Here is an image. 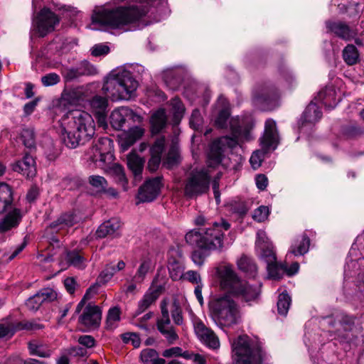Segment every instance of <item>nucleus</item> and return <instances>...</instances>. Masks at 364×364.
Listing matches in <instances>:
<instances>
[{
  "label": "nucleus",
  "mask_w": 364,
  "mask_h": 364,
  "mask_svg": "<svg viewBox=\"0 0 364 364\" xmlns=\"http://www.w3.org/2000/svg\"><path fill=\"white\" fill-rule=\"evenodd\" d=\"M60 21L58 15L44 7L33 18L32 31L38 37H45L55 30Z\"/></svg>",
  "instance_id": "obj_10"
},
{
  "label": "nucleus",
  "mask_w": 364,
  "mask_h": 364,
  "mask_svg": "<svg viewBox=\"0 0 364 364\" xmlns=\"http://www.w3.org/2000/svg\"><path fill=\"white\" fill-rule=\"evenodd\" d=\"M43 303L42 299L37 292L35 295L27 299L26 306L29 310L36 311L40 308Z\"/></svg>",
  "instance_id": "obj_54"
},
{
  "label": "nucleus",
  "mask_w": 364,
  "mask_h": 364,
  "mask_svg": "<svg viewBox=\"0 0 364 364\" xmlns=\"http://www.w3.org/2000/svg\"><path fill=\"white\" fill-rule=\"evenodd\" d=\"M95 124L87 112L75 109L69 111L61 121V136L63 143L70 149L84 144L95 134Z\"/></svg>",
  "instance_id": "obj_3"
},
{
  "label": "nucleus",
  "mask_w": 364,
  "mask_h": 364,
  "mask_svg": "<svg viewBox=\"0 0 364 364\" xmlns=\"http://www.w3.org/2000/svg\"><path fill=\"white\" fill-rule=\"evenodd\" d=\"M90 185L98 192L105 191L107 186V180L99 175H92L88 178Z\"/></svg>",
  "instance_id": "obj_47"
},
{
  "label": "nucleus",
  "mask_w": 364,
  "mask_h": 364,
  "mask_svg": "<svg viewBox=\"0 0 364 364\" xmlns=\"http://www.w3.org/2000/svg\"><path fill=\"white\" fill-rule=\"evenodd\" d=\"M157 290H149L138 303V309L136 315H139L147 309L159 297Z\"/></svg>",
  "instance_id": "obj_33"
},
{
  "label": "nucleus",
  "mask_w": 364,
  "mask_h": 364,
  "mask_svg": "<svg viewBox=\"0 0 364 364\" xmlns=\"http://www.w3.org/2000/svg\"><path fill=\"white\" fill-rule=\"evenodd\" d=\"M269 215V208L266 206H259L257 208L253 214V218L257 222L264 221Z\"/></svg>",
  "instance_id": "obj_59"
},
{
  "label": "nucleus",
  "mask_w": 364,
  "mask_h": 364,
  "mask_svg": "<svg viewBox=\"0 0 364 364\" xmlns=\"http://www.w3.org/2000/svg\"><path fill=\"white\" fill-rule=\"evenodd\" d=\"M41 82L45 87L57 85L60 81V76L55 73H50L41 77Z\"/></svg>",
  "instance_id": "obj_52"
},
{
  "label": "nucleus",
  "mask_w": 364,
  "mask_h": 364,
  "mask_svg": "<svg viewBox=\"0 0 364 364\" xmlns=\"http://www.w3.org/2000/svg\"><path fill=\"white\" fill-rule=\"evenodd\" d=\"M310 240L305 234L299 236L291 246L289 252L295 256L303 255L306 254L309 249Z\"/></svg>",
  "instance_id": "obj_28"
},
{
  "label": "nucleus",
  "mask_w": 364,
  "mask_h": 364,
  "mask_svg": "<svg viewBox=\"0 0 364 364\" xmlns=\"http://www.w3.org/2000/svg\"><path fill=\"white\" fill-rule=\"evenodd\" d=\"M276 99V92L269 87L259 86L253 91V100L257 105H269L272 100Z\"/></svg>",
  "instance_id": "obj_23"
},
{
  "label": "nucleus",
  "mask_w": 364,
  "mask_h": 364,
  "mask_svg": "<svg viewBox=\"0 0 364 364\" xmlns=\"http://www.w3.org/2000/svg\"><path fill=\"white\" fill-rule=\"evenodd\" d=\"M351 254L346 259L344 274L346 277H356L358 287L364 294V257L355 259Z\"/></svg>",
  "instance_id": "obj_12"
},
{
  "label": "nucleus",
  "mask_w": 364,
  "mask_h": 364,
  "mask_svg": "<svg viewBox=\"0 0 364 364\" xmlns=\"http://www.w3.org/2000/svg\"><path fill=\"white\" fill-rule=\"evenodd\" d=\"M30 355L40 358H50L54 349L48 343L40 340H32L28 343Z\"/></svg>",
  "instance_id": "obj_24"
},
{
  "label": "nucleus",
  "mask_w": 364,
  "mask_h": 364,
  "mask_svg": "<svg viewBox=\"0 0 364 364\" xmlns=\"http://www.w3.org/2000/svg\"><path fill=\"white\" fill-rule=\"evenodd\" d=\"M269 277L274 279H279L285 273L286 265L278 264L277 261L267 265Z\"/></svg>",
  "instance_id": "obj_44"
},
{
  "label": "nucleus",
  "mask_w": 364,
  "mask_h": 364,
  "mask_svg": "<svg viewBox=\"0 0 364 364\" xmlns=\"http://www.w3.org/2000/svg\"><path fill=\"white\" fill-rule=\"evenodd\" d=\"M161 186V178L156 177L146 181L139 188L138 199L140 202H151L159 195Z\"/></svg>",
  "instance_id": "obj_16"
},
{
  "label": "nucleus",
  "mask_w": 364,
  "mask_h": 364,
  "mask_svg": "<svg viewBox=\"0 0 364 364\" xmlns=\"http://www.w3.org/2000/svg\"><path fill=\"white\" fill-rule=\"evenodd\" d=\"M171 106L176 118H181L184 112V107L178 98H173L171 100Z\"/></svg>",
  "instance_id": "obj_56"
},
{
  "label": "nucleus",
  "mask_w": 364,
  "mask_h": 364,
  "mask_svg": "<svg viewBox=\"0 0 364 364\" xmlns=\"http://www.w3.org/2000/svg\"><path fill=\"white\" fill-rule=\"evenodd\" d=\"M81 76L94 75L96 73L95 68L87 61H83L78 65Z\"/></svg>",
  "instance_id": "obj_61"
},
{
  "label": "nucleus",
  "mask_w": 364,
  "mask_h": 364,
  "mask_svg": "<svg viewBox=\"0 0 364 364\" xmlns=\"http://www.w3.org/2000/svg\"><path fill=\"white\" fill-rule=\"evenodd\" d=\"M63 75L67 81H71L81 77L78 65L67 69Z\"/></svg>",
  "instance_id": "obj_64"
},
{
  "label": "nucleus",
  "mask_w": 364,
  "mask_h": 364,
  "mask_svg": "<svg viewBox=\"0 0 364 364\" xmlns=\"http://www.w3.org/2000/svg\"><path fill=\"white\" fill-rule=\"evenodd\" d=\"M218 104L223 107L220 111L218 116L215 119V124L219 128H223L226 125L227 120L229 118L230 112L228 109V102L227 99L223 96L219 97Z\"/></svg>",
  "instance_id": "obj_35"
},
{
  "label": "nucleus",
  "mask_w": 364,
  "mask_h": 364,
  "mask_svg": "<svg viewBox=\"0 0 364 364\" xmlns=\"http://www.w3.org/2000/svg\"><path fill=\"white\" fill-rule=\"evenodd\" d=\"M126 5L113 9H102L92 16L93 23L111 29L125 30V26L140 22L148 13V6L165 7L167 0H121Z\"/></svg>",
  "instance_id": "obj_2"
},
{
  "label": "nucleus",
  "mask_w": 364,
  "mask_h": 364,
  "mask_svg": "<svg viewBox=\"0 0 364 364\" xmlns=\"http://www.w3.org/2000/svg\"><path fill=\"white\" fill-rule=\"evenodd\" d=\"M12 191L9 185L0 183V214L4 213L12 203Z\"/></svg>",
  "instance_id": "obj_32"
},
{
  "label": "nucleus",
  "mask_w": 364,
  "mask_h": 364,
  "mask_svg": "<svg viewBox=\"0 0 364 364\" xmlns=\"http://www.w3.org/2000/svg\"><path fill=\"white\" fill-rule=\"evenodd\" d=\"M340 101V97H338L336 90L333 86L326 87L318 93L315 97L314 102L321 103L326 107L333 108Z\"/></svg>",
  "instance_id": "obj_19"
},
{
  "label": "nucleus",
  "mask_w": 364,
  "mask_h": 364,
  "mask_svg": "<svg viewBox=\"0 0 364 364\" xmlns=\"http://www.w3.org/2000/svg\"><path fill=\"white\" fill-rule=\"evenodd\" d=\"M209 309L213 320L220 327H231L241 320L240 308L229 294L213 297L209 302Z\"/></svg>",
  "instance_id": "obj_6"
},
{
  "label": "nucleus",
  "mask_w": 364,
  "mask_h": 364,
  "mask_svg": "<svg viewBox=\"0 0 364 364\" xmlns=\"http://www.w3.org/2000/svg\"><path fill=\"white\" fill-rule=\"evenodd\" d=\"M230 127L231 136L220 137L210 144L207 156V168L193 171L187 177L184 187L186 196L192 198L206 193L211 178L210 168L220 165L226 149L234 148L252 139V123L235 117L230 119Z\"/></svg>",
  "instance_id": "obj_1"
},
{
  "label": "nucleus",
  "mask_w": 364,
  "mask_h": 364,
  "mask_svg": "<svg viewBox=\"0 0 364 364\" xmlns=\"http://www.w3.org/2000/svg\"><path fill=\"white\" fill-rule=\"evenodd\" d=\"M230 228V225L227 221L221 220L208 227L189 231L185 239L188 244L196 245L205 251L222 252L225 248L224 232Z\"/></svg>",
  "instance_id": "obj_4"
},
{
  "label": "nucleus",
  "mask_w": 364,
  "mask_h": 364,
  "mask_svg": "<svg viewBox=\"0 0 364 364\" xmlns=\"http://www.w3.org/2000/svg\"><path fill=\"white\" fill-rule=\"evenodd\" d=\"M194 331L199 340L210 348L216 349L220 346V341L215 333L200 320L194 321Z\"/></svg>",
  "instance_id": "obj_15"
},
{
  "label": "nucleus",
  "mask_w": 364,
  "mask_h": 364,
  "mask_svg": "<svg viewBox=\"0 0 364 364\" xmlns=\"http://www.w3.org/2000/svg\"><path fill=\"white\" fill-rule=\"evenodd\" d=\"M52 45L55 46V48L62 53H66L73 48L72 41L65 38L58 37L54 39Z\"/></svg>",
  "instance_id": "obj_49"
},
{
  "label": "nucleus",
  "mask_w": 364,
  "mask_h": 364,
  "mask_svg": "<svg viewBox=\"0 0 364 364\" xmlns=\"http://www.w3.org/2000/svg\"><path fill=\"white\" fill-rule=\"evenodd\" d=\"M140 360L143 364H165V360L160 358L157 351L152 348L141 350Z\"/></svg>",
  "instance_id": "obj_34"
},
{
  "label": "nucleus",
  "mask_w": 364,
  "mask_h": 364,
  "mask_svg": "<svg viewBox=\"0 0 364 364\" xmlns=\"http://www.w3.org/2000/svg\"><path fill=\"white\" fill-rule=\"evenodd\" d=\"M102 319L101 309L96 305L88 304L79 318V321L87 328H97Z\"/></svg>",
  "instance_id": "obj_17"
},
{
  "label": "nucleus",
  "mask_w": 364,
  "mask_h": 364,
  "mask_svg": "<svg viewBox=\"0 0 364 364\" xmlns=\"http://www.w3.org/2000/svg\"><path fill=\"white\" fill-rule=\"evenodd\" d=\"M326 24L328 32L334 33L343 40L349 41L355 36L354 32L347 24L343 22L328 21Z\"/></svg>",
  "instance_id": "obj_25"
},
{
  "label": "nucleus",
  "mask_w": 364,
  "mask_h": 364,
  "mask_svg": "<svg viewBox=\"0 0 364 364\" xmlns=\"http://www.w3.org/2000/svg\"><path fill=\"white\" fill-rule=\"evenodd\" d=\"M236 364H261L263 353L260 344L247 336H240L232 343Z\"/></svg>",
  "instance_id": "obj_8"
},
{
  "label": "nucleus",
  "mask_w": 364,
  "mask_h": 364,
  "mask_svg": "<svg viewBox=\"0 0 364 364\" xmlns=\"http://www.w3.org/2000/svg\"><path fill=\"white\" fill-rule=\"evenodd\" d=\"M291 304L290 296L285 293L279 294L277 301V310L280 315L286 316Z\"/></svg>",
  "instance_id": "obj_46"
},
{
  "label": "nucleus",
  "mask_w": 364,
  "mask_h": 364,
  "mask_svg": "<svg viewBox=\"0 0 364 364\" xmlns=\"http://www.w3.org/2000/svg\"><path fill=\"white\" fill-rule=\"evenodd\" d=\"M343 58L348 65H353L359 61V53L357 48L352 45H347L343 50Z\"/></svg>",
  "instance_id": "obj_38"
},
{
  "label": "nucleus",
  "mask_w": 364,
  "mask_h": 364,
  "mask_svg": "<svg viewBox=\"0 0 364 364\" xmlns=\"http://www.w3.org/2000/svg\"><path fill=\"white\" fill-rule=\"evenodd\" d=\"M121 337L126 344L131 343L134 348H138L140 346V338L136 333L128 332L122 334Z\"/></svg>",
  "instance_id": "obj_57"
},
{
  "label": "nucleus",
  "mask_w": 364,
  "mask_h": 364,
  "mask_svg": "<svg viewBox=\"0 0 364 364\" xmlns=\"http://www.w3.org/2000/svg\"><path fill=\"white\" fill-rule=\"evenodd\" d=\"M11 166L13 171L27 178L33 177L36 173L35 159L29 154H25L21 160L14 163Z\"/></svg>",
  "instance_id": "obj_18"
},
{
  "label": "nucleus",
  "mask_w": 364,
  "mask_h": 364,
  "mask_svg": "<svg viewBox=\"0 0 364 364\" xmlns=\"http://www.w3.org/2000/svg\"><path fill=\"white\" fill-rule=\"evenodd\" d=\"M116 273V268L114 265H107L105 269L102 271L99 276L100 282L106 283L109 282L114 274Z\"/></svg>",
  "instance_id": "obj_55"
},
{
  "label": "nucleus",
  "mask_w": 364,
  "mask_h": 364,
  "mask_svg": "<svg viewBox=\"0 0 364 364\" xmlns=\"http://www.w3.org/2000/svg\"><path fill=\"white\" fill-rule=\"evenodd\" d=\"M237 266L240 270L247 273L250 277H255L257 267L253 260L247 256H242L237 261Z\"/></svg>",
  "instance_id": "obj_39"
},
{
  "label": "nucleus",
  "mask_w": 364,
  "mask_h": 364,
  "mask_svg": "<svg viewBox=\"0 0 364 364\" xmlns=\"http://www.w3.org/2000/svg\"><path fill=\"white\" fill-rule=\"evenodd\" d=\"M223 289L230 290L246 302L256 301L259 295V287L250 286L245 281L239 279L231 266L225 265L216 268Z\"/></svg>",
  "instance_id": "obj_7"
},
{
  "label": "nucleus",
  "mask_w": 364,
  "mask_h": 364,
  "mask_svg": "<svg viewBox=\"0 0 364 364\" xmlns=\"http://www.w3.org/2000/svg\"><path fill=\"white\" fill-rule=\"evenodd\" d=\"M151 268V262L149 259H146L140 264L134 279L137 282H141L144 280L146 274Z\"/></svg>",
  "instance_id": "obj_50"
},
{
  "label": "nucleus",
  "mask_w": 364,
  "mask_h": 364,
  "mask_svg": "<svg viewBox=\"0 0 364 364\" xmlns=\"http://www.w3.org/2000/svg\"><path fill=\"white\" fill-rule=\"evenodd\" d=\"M322 117L319 107L314 101L311 102L306 107L301 117V125L314 124L318 122Z\"/></svg>",
  "instance_id": "obj_26"
},
{
  "label": "nucleus",
  "mask_w": 364,
  "mask_h": 364,
  "mask_svg": "<svg viewBox=\"0 0 364 364\" xmlns=\"http://www.w3.org/2000/svg\"><path fill=\"white\" fill-rule=\"evenodd\" d=\"M202 117L198 109H194L191 114L190 119V124L194 129H199L202 124Z\"/></svg>",
  "instance_id": "obj_60"
},
{
  "label": "nucleus",
  "mask_w": 364,
  "mask_h": 364,
  "mask_svg": "<svg viewBox=\"0 0 364 364\" xmlns=\"http://www.w3.org/2000/svg\"><path fill=\"white\" fill-rule=\"evenodd\" d=\"M168 268L170 277L173 280L178 281L183 279L184 267L178 262H169Z\"/></svg>",
  "instance_id": "obj_45"
},
{
  "label": "nucleus",
  "mask_w": 364,
  "mask_h": 364,
  "mask_svg": "<svg viewBox=\"0 0 364 364\" xmlns=\"http://www.w3.org/2000/svg\"><path fill=\"white\" fill-rule=\"evenodd\" d=\"M144 160L135 153H130L127 156V166L133 173L135 181H139L141 178V173Z\"/></svg>",
  "instance_id": "obj_27"
},
{
  "label": "nucleus",
  "mask_w": 364,
  "mask_h": 364,
  "mask_svg": "<svg viewBox=\"0 0 364 364\" xmlns=\"http://www.w3.org/2000/svg\"><path fill=\"white\" fill-rule=\"evenodd\" d=\"M121 321V310L119 306L111 307L107 312L105 328L108 331H114L119 326Z\"/></svg>",
  "instance_id": "obj_31"
},
{
  "label": "nucleus",
  "mask_w": 364,
  "mask_h": 364,
  "mask_svg": "<svg viewBox=\"0 0 364 364\" xmlns=\"http://www.w3.org/2000/svg\"><path fill=\"white\" fill-rule=\"evenodd\" d=\"M161 316L156 321L157 329L165 337L169 344H173L178 339V335L171 323L166 300H163L161 302Z\"/></svg>",
  "instance_id": "obj_11"
},
{
  "label": "nucleus",
  "mask_w": 364,
  "mask_h": 364,
  "mask_svg": "<svg viewBox=\"0 0 364 364\" xmlns=\"http://www.w3.org/2000/svg\"><path fill=\"white\" fill-rule=\"evenodd\" d=\"M112 171L117 182L122 186L124 191H127V180L123 167L119 164H114L112 167Z\"/></svg>",
  "instance_id": "obj_51"
},
{
  "label": "nucleus",
  "mask_w": 364,
  "mask_h": 364,
  "mask_svg": "<svg viewBox=\"0 0 364 364\" xmlns=\"http://www.w3.org/2000/svg\"><path fill=\"white\" fill-rule=\"evenodd\" d=\"M21 218V211L18 209H14L9 213L0 223V231L6 232L11 228L16 227Z\"/></svg>",
  "instance_id": "obj_30"
},
{
  "label": "nucleus",
  "mask_w": 364,
  "mask_h": 364,
  "mask_svg": "<svg viewBox=\"0 0 364 364\" xmlns=\"http://www.w3.org/2000/svg\"><path fill=\"white\" fill-rule=\"evenodd\" d=\"M178 148L177 144L173 141L166 156L164 159L163 165L167 168H172L173 166L178 164Z\"/></svg>",
  "instance_id": "obj_36"
},
{
  "label": "nucleus",
  "mask_w": 364,
  "mask_h": 364,
  "mask_svg": "<svg viewBox=\"0 0 364 364\" xmlns=\"http://www.w3.org/2000/svg\"><path fill=\"white\" fill-rule=\"evenodd\" d=\"M138 87V82L124 67L112 70L105 77L102 91L112 101L129 100Z\"/></svg>",
  "instance_id": "obj_5"
},
{
  "label": "nucleus",
  "mask_w": 364,
  "mask_h": 364,
  "mask_svg": "<svg viewBox=\"0 0 364 364\" xmlns=\"http://www.w3.org/2000/svg\"><path fill=\"white\" fill-rule=\"evenodd\" d=\"M256 251L259 257L264 260L267 265L276 261V255L272 244L269 241L264 231L257 232Z\"/></svg>",
  "instance_id": "obj_13"
},
{
  "label": "nucleus",
  "mask_w": 364,
  "mask_h": 364,
  "mask_svg": "<svg viewBox=\"0 0 364 364\" xmlns=\"http://www.w3.org/2000/svg\"><path fill=\"white\" fill-rule=\"evenodd\" d=\"M165 146L164 137L159 138L156 140L150 149L151 158L148 161V168L151 171H155L161 161V154Z\"/></svg>",
  "instance_id": "obj_22"
},
{
  "label": "nucleus",
  "mask_w": 364,
  "mask_h": 364,
  "mask_svg": "<svg viewBox=\"0 0 364 364\" xmlns=\"http://www.w3.org/2000/svg\"><path fill=\"white\" fill-rule=\"evenodd\" d=\"M43 328V326L36 321H27L18 324L17 329H25L28 331H37Z\"/></svg>",
  "instance_id": "obj_58"
},
{
  "label": "nucleus",
  "mask_w": 364,
  "mask_h": 364,
  "mask_svg": "<svg viewBox=\"0 0 364 364\" xmlns=\"http://www.w3.org/2000/svg\"><path fill=\"white\" fill-rule=\"evenodd\" d=\"M144 133V129L138 126L129 129L127 132H123L119 139L122 151L127 150L143 136Z\"/></svg>",
  "instance_id": "obj_20"
},
{
  "label": "nucleus",
  "mask_w": 364,
  "mask_h": 364,
  "mask_svg": "<svg viewBox=\"0 0 364 364\" xmlns=\"http://www.w3.org/2000/svg\"><path fill=\"white\" fill-rule=\"evenodd\" d=\"M81 218L74 212H68L61 214L55 220L52 222L46 230L53 232L60 231L68 232V230L79 223Z\"/></svg>",
  "instance_id": "obj_14"
},
{
  "label": "nucleus",
  "mask_w": 364,
  "mask_h": 364,
  "mask_svg": "<svg viewBox=\"0 0 364 364\" xmlns=\"http://www.w3.org/2000/svg\"><path fill=\"white\" fill-rule=\"evenodd\" d=\"M66 260L70 265L79 269H83L86 267V259L78 252H68L66 255Z\"/></svg>",
  "instance_id": "obj_41"
},
{
  "label": "nucleus",
  "mask_w": 364,
  "mask_h": 364,
  "mask_svg": "<svg viewBox=\"0 0 364 364\" xmlns=\"http://www.w3.org/2000/svg\"><path fill=\"white\" fill-rule=\"evenodd\" d=\"M166 119L164 109H159L154 113L151 118L152 132H159L166 125Z\"/></svg>",
  "instance_id": "obj_37"
},
{
  "label": "nucleus",
  "mask_w": 364,
  "mask_h": 364,
  "mask_svg": "<svg viewBox=\"0 0 364 364\" xmlns=\"http://www.w3.org/2000/svg\"><path fill=\"white\" fill-rule=\"evenodd\" d=\"M168 303V300L166 299ZM168 311H171L172 319L176 325L181 326L183 324V318L182 315V309L177 299H173Z\"/></svg>",
  "instance_id": "obj_42"
},
{
  "label": "nucleus",
  "mask_w": 364,
  "mask_h": 364,
  "mask_svg": "<svg viewBox=\"0 0 364 364\" xmlns=\"http://www.w3.org/2000/svg\"><path fill=\"white\" fill-rule=\"evenodd\" d=\"M183 279L187 280L196 285L202 284L199 273L193 270H189L184 273Z\"/></svg>",
  "instance_id": "obj_63"
},
{
  "label": "nucleus",
  "mask_w": 364,
  "mask_h": 364,
  "mask_svg": "<svg viewBox=\"0 0 364 364\" xmlns=\"http://www.w3.org/2000/svg\"><path fill=\"white\" fill-rule=\"evenodd\" d=\"M109 52V48L105 44H96L91 48V54L95 57L107 55Z\"/></svg>",
  "instance_id": "obj_62"
},
{
  "label": "nucleus",
  "mask_w": 364,
  "mask_h": 364,
  "mask_svg": "<svg viewBox=\"0 0 364 364\" xmlns=\"http://www.w3.org/2000/svg\"><path fill=\"white\" fill-rule=\"evenodd\" d=\"M38 294L43 303L50 302L57 299L56 291L51 288H43L41 289Z\"/></svg>",
  "instance_id": "obj_53"
},
{
  "label": "nucleus",
  "mask_w": 364,
  "mask_h": 364,
  "mask_svg": "<svg viewBox=\"0 0 364 364\" xmlns=\"http://www.w3.org/2000/svg\"><path fill=\"white\" fill-rule=\"evenodd\" d=\"M120 221L117 218H112L101 224L96 232L97 237L102 238L107 236L116 237L119 236Z\"/></svg>",
  "instance_id": "obj_21"
},
{
  "label": "nucleus",
  "mask_w": 364,
  "mask_h": 364,
  "mask_svg": "<svg viewBox=\"0 0 364 364\" xmlns=\"http://www.w3.org/2000/svg\"><path fill=\"white\" fill-rule=\"evenodd\" d=\"M260 141L264 150L254 151L250 159V163L254 169H257L261 166L265 151L269 149H275L278 144L279 135L275 121L271 119L266 121L264 132Z\"/></svg>",
  "instance_id": "obj_9"
},
{
  "label": "nucleus",
  "mask_w": 364,
  "mask_h": 364,
  "mask_svg": "<svg viewBox=\"0 0 364 364\" xmlns=\"http://www.w3.org/2000/svg\"><path fill=\"white\" fill-rule=\"evenodd\" d=\"M90 106L95 113L106 112L107 107V100L106 97L95 95L90 101Z\"/></svg>",
  "instance_id": "obj_43"
},
{
  "label": "nucleus",
  "mask_w": 364,
  "mask_h": 364,
  "mask_svg": "<svg viewBox=\"0 0 364 364\" xmlns=\"http://www.w3.org/2000/svg\"><path fill=\"white\" fill-rule=\"evenodd\" d=\"M82 96V91L77 88L64 90L61 95V101L65 103L75 105L79 102Z\"/></svg>",
  "instance_id": "obj_40"
},
{
  "label": "nucleus",
  "mask_w": 364,
  "mask_h": 364,
  "mask_svg": "<svg viewBox=\"0 0 364 364\" xmlns=\"http://www.w3.org/2000/svg\"><path fill=\"white\" fill-rule=\"evenodd\" d=\"M21 139L25 146L29 149L34 148L36 139L33 129L31 128L23 129L21 132Z\"/></svg>",
  "instance_id": "obj_48"
},
{
  "label": "nucleus",
  "mask_w": 364,
  "mask_h": 364,
  "mask_svg": "<svg viewBox=\"0 0 364 364\" xmlns=\"http://www.w3.org/2000/svg\"><path fill=\"white\" fill-rule=\"evenodd\" d=\"M132 114V112L128 108L122 107L114 110L110 115V123L113 128L120 129L125 123L127 117Z\"/></svg>",
  "instance_id": "obj_29"
}]
</instances>
